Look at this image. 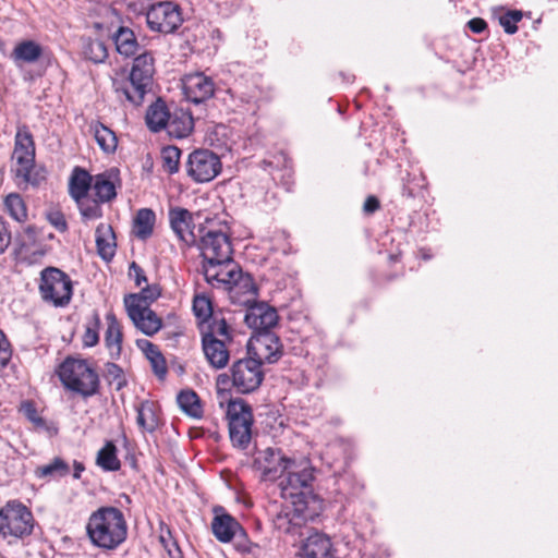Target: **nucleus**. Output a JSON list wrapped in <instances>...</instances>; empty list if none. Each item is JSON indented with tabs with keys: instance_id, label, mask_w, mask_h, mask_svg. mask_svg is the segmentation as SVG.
I'll list each match as a JSON object with an SVG mask.
<instances>
[{
	"instance_id": "nucleus-1",
	"label": "nucleus",
	"mask_w": 558,
	"mask_h": 558,
	"mask_svg": "<svg viewBox=\"0 0 558 558\" xmlns=\"http://www.w3.org/2000/svg\"><path fill=\"white\" fill-rule=\"evenodd\" d=\"M86 534L98 548L112 550L118 548L128 536V523L123 512L111 506L100 507L89 515Z\"/></svg>"
},
{
	"instance_id": "nucleus-2",
	"label": "nucleus",
	"mask_w": 558,
	"mask_h": 558,
	"mask_svg": "<svg viewBox=\"0 0 558 558\" xmlns=\"http://www.w3.org/2000/svg\"><path fill=\"white\" fill-rule=\"evenodd\" d=\"M202 270L211 287L228 290L233 300L243 293L245 298L241 302L247 304L257 295V288L252 277L243 275L233 258H230L229 262L203 263Z\"/></svg>"
},
{
	"instance_id": "nucleus-3",
	"label": "nucleus",
	"mask_w": 558,
	"mask_h": 558,
	"mask_svg": "<svg viewBox=\"0 0 558 558\" xmlns=\"http://www.w3.org/2000/svg\"><path fill=\"white\" fill-rule=\"evenodd\" d=\"M313 481L314 468L310 460L294 458L279 483L281 497L293 504L300 501L306 506L316 507L318 501L312 490Z\"/></svg>"
},
{
	"instance_id": "nucleus-4",
	"label": "nucleus",
	"mask_w": 558,
	"mask_h": 558,
	"mask_svg": "<svg viewBox=\"0 0 558 558\" xmlns=\"http://www.w3.org/2000/svg\"><path fill=\"white\" fill-rule=\"evenodd\" d=\"M154 73V58L145 52L134 59L129 78L113 80L112 85L116 93L124 96L131 104L140 106L151 88Z\"/></svg>"
},
{
	"instance_id": "nucleus-5",
	"label": "nucleus",
	"mask_w": 558,
	"mask_h": 558,
	"mask_svg": "<svg viewBox=\"0 0 558 558\" xmlns=\"http://www.w3.org/2000/svg\"><path fill=\"white\" fill-rule=\"evenodd\" d=\"M58 375L65 388L84 398L92 397L98 391V375L84 360L68 357L60 365Z\"/></svg>"
},
{
	"instance_id": "nucleus-6",
	"label": "nucleus",
	"mask_w": 558,
	"mask_h": 558,
	"mask_svg": "<svg viewBox=\"0 0 558 558\" xmlns=\"http://www.w3.org/2000/svg\"><path fill=\"white\" fill-rule=\"evenodd\" d=\"M38 290L46 303L56 307H64L72 299V280L61 269L46 267L40 271Z\"/></svg>"
},
{
	"instance_id": "nucleus-7",
	"label": "nucleus",
	"mask_w": 558,
	"mask_h": 558,
	"mask_svg": "<svg viewBox=\"0 0 558 558\" xmlns=\"http://www.w3.org/2000/svg\"><path fill=\"white\" fill-rule=\"evenodd\" d=\"M33 527V514L21 501H8L0 509V535L4 538H24L32 534Z\"/></svg>"
},
{
	"instance_id": "nucleus-8",
	"label": "nucleus",
	"mask_w": 558,
	"mask_h": 558,
	"mask_svg": "<svg viewBox=\"0 0 558 558\" xmlns=\"http://www.w3.org/2000/svg\"><path fill=\"white\" fill-rule=\"evenodd\" d=\"M317 514V507L306 506L300 501H286L274 517L272 524L280 533L302 536L305 524L313 521Z\"/></svg>"
},
{
	"instance_id": "nucleus-9",
	"label": "nucleus",
	"mask_w": 558,
	"mask_h": 558,
	"mask_svg": "<svg viewBox=\"0 0 558 558\" xmlns=\"http://www.w3.org/2000/svg\"><path fill=\"white\" fill-rule=\"evenodd\" d=\"M229 435L233 446L246 448L251 441L253 414L250 405L241 400L230 401L227 409Z\"/></svg>"
},
{
	"instance_id": "nucleus-10",
	"label": "nucleus",
	"mask_w": 558,
	"mask_h": 558,
	"mask_svg": "<svg viewBox=\"0 0 558 558\" xmlns=\"http://www.w3.org/2000/svg\"><path fill=\"white\" fill-rule=\"evenodd\" d=\"M199 248L203 256V263L209 262H229L232 258L233 248L230 236L215 229L199 227Z\"/></svg>"
},
{
	"instance_id": "nucleus-11",
	"label": "nucleus",
	"mask_w": 558,
	"mask_h": 558,
	"mask_svg": "<svg viewBox=\"0 0 558 558\" xmlns=\"http://www.w3.org/2000/svg\"><path fill=\"white\" fill-rule=\"evenodd\" d=\"M293 460L282 449L268 447L256 451L253 466L263 481L272 482L284 475Z\"/></svg>"
},
{
	"instance_id": "nucleus-12",
	"label": "nucleus",
	"mask_w": 558,
	"mask_h": 558,
	"mask_svg": "<svg viewBox=\"0 0 558 558\" xmlns=\"http://www.w3.org/2000/svg\"><path fill=\"white\" fill-rule=\"evenodd\" d=\"M148 27L158 33L170 34L183 22L181 8L173 1H160L150 5L146 13Z\"/></svg>"
},
{
	"instance_id": "nucleus-13",
	"label": "nucleus",
	"mask_w": 558,
	"mask_h": 558,
	"mask_svg": "<svg viewBox=\"0 0 558 558\" xmlns=\"http://www.w3.org/2000/svg\"><path fill=\"white\" fill-rule=\"evenodd\" d=\"M230 371L232 385L240 393L255 391L264 379L260 361H257L255 357L236 361Z\"/></svg>"
},
{
	"instance_id": "nucleus-14",
	"label": "nucleus",
	"mask_w": 558,
	"mask_h": 558,
	"mask_svg": "<svg viewBox=\"0 0 558 558\" xmlns=\"http://www.w3.org/2000/svg\"><path fill=\"white\" fill-rule=\"evenodd\" d=\"M187 175L197 183L214 180L221 171L219 157L208 149H198L190 154L186 161Z\"/></svg>"
},
{
	"instance_id": "nucleus-15",
	"label": "nucleus",
	"mask_w": 558,
	"mask_h": 558,
	"mask_svg": "<svg viewBox=\"0 0 558 558\" xmlns=\"http://www.w3.org/2000/svg\"><path fill=\"white\" fill-rule=\"evenodd\" d=\"M140 302L141 300L136 296L124 298L128 315L137 329L146 336H153L160 330L161 319L149 307L142 306Z\"/></svg>"
},
{
	"instance_id": "nucleus-16",
	"label": "nucleus",
	"mask_w": 558,
	"mask_h": 558,
	"mask_svg": "<svg viewBox=\"0 0 558 558\" xmlns=\"http://www.w3.org/2000/svg\"><path fill=\"white\" fill-rule=\"evenodd\" d=\"M246 305L244 322L250 328L258 333L269 332V329L277 325L278 314L274 307L263 302H255V298Z\"/></svg>"
},
{
	"instance_id": "nucleus-17",
	"label": "nucleus",
	"mask_w": 558,
	"mask_h": 558,
	"mask_svg": "<svg viewBox=\"0 0 558 558\" xmlns=\"http://www.w3.org/2000/svg\"><path fill=\"white\" fill-rule=\"evenodd\" d=\"M182 84L185 97L195 104L209 99L215 92L214 81L201 72L186 74Z\"/></svg>"
},
{
	"instance_id": "nucleus-18",
	"label": "nucleus",
	"mask_w": 558,
	"mask_h": 558,
	"mask_svg": "<svg viewBox=\"0 0 558 558\" xmlns=\"http://www.w3.org/2000/svg\"><path fill=\"white\" fill-rule=\"evenodd\" d=\"M169 221L172 231L181 242L186 246L196 244L199 232L197 231L196 233L194 227H192L193 217L187 209L181 207L171 208L169 210Z\"/></svg>"
},
{
	"instance_id": "nucleus-19",
	"label": "nucleus",
	"mask_w": 558,
	"mask_h": 558,
	"mask_svg": "<svg viewBox=\"0 0 558 558\" xmlns=\"http://www.w3.org/2000/svg\"><path fill=\"white\" fill-rule=\"evenodd\" d=\"M12 159L16 162L17 167H23V170H26L27 166H34L35 142L26 125L17 126Z\"/></svg>"
},
{
	"instance_id": "nucleus-20",
	"label": "nucleus",
	"mask_w": 558,
	"mask_h": 558,
	"mask_svg": "<svg viewBox=\"0 0 558 558\" xmlns=\"http://www.w3.org/2000/svg\"><path fill=\"white\" fill-rule=\"evenodd\" d=\"M250 348L254 351L256 360L275 363L281 356L279 338L272 332H259L250 341Z\"/></svg>"
},
{
	"instance_id": "nucleus-21",
	"label": "nucleus",
	"mask_w": 558,
	"mask_h": 558,
	"mask_svg": "<svg viewBox=\"0 0 558 558\" xmlns=\"http://www.w3.org/2000/svg\"><path fill=\"white\" fill-rule=\"evenodd\" d=\"M296 555L300 558H331V539L325 533L313 531L302 542Z\"/></svg>"
},
{
	"instance_id": "nucleus-22",
	"label": "nucleus",
	"mask_w": 558,
	"mask_h": 558,
	"mask_svg": "<svg viewBox=\"0 0 558 558\" xmlns=\"http://www.w3.org/2000/svg\"><path fill=\"white\" fill-rule=\"evenodd\" d=\"M233 343L220 339H203L202 347L206 360L216 369L225 368L230 360Z\"/></svg>"
},
{
	"instance_id": "nucleus-23",
	"label": "nucleus",
	"mask_w": 558,
	"mask_h": 558,
	"mask_svg": "<svg viewBox=\"0 0 558 558\" xmlns=\"http://www.w3.org/2000/svg\"><path fill=\"white\" fill-rule=\"evenodd\" d=\"M193 128L194 121L191 113L180 109L170 114L165 130L171 137L184 138L191 134Z\"/></svg>"
},
{
	"instance_id": "nucleus-24",
	"label": "nucleus",
	"mask_w": 558,
	"mask_h": 558,
	"mask_svg": "<svg viewBox=\"0 0 558 558\" xmlns=\"http://www.w3.org/2000/svg\"><path fill=\"white\" fill-rule=\"evenodd\" d=\"M98 255L104 260H111L116 254V235L112 227L108 223H100L95 231Z\"/></svg>"
},
{
	"instance_id": "nucleus-25",
	"label": "nucleus",
	"mask_w": 558,
	"mask_h": 558,
	"mask_svg": "<svg viewBox=\"0 0 558 558\" xmlns=\"http://www.w3.org/2000/svg\"><path fill=\"white\" fill-rule=\"evenodd\" d=\"M107 329L105 332V343L109 350L111 359H119L122 344V327L113 313L106 315Z\"/></svg>"
},
{
	"instance_id": "nucleus-26",
	"label": "nucleus",
	"mask_w": 558,
	"mask_h": 558,
	"mask_svg": "<svg viewBox=\"0 0 558 558\" xmlns=\"http://www.w3.org/2000/svg\"><path fill=\"white\" fill-rule=\"evenodd\" d=\"M240 524L230 514H216L211 522V530L216 538L222 543H229L234 537Z\"/></svg>"
},
{
	"instance_id": "nucleus-27",
	"label": "nucleus",
	"mask_w": 558,
	"mask_h": 558,
	"mask_svg": "<svg viewBox=\"0 0 558 558\" xmlns=\"http://www.w3.org/2000/svg\"><path fill=\"white\" fill-rule=\"evenodd\" d=\"M170 114L171 113L168 111L166 104L158 99L147 109L145 119L148 129L153 132L165 130L168 124Z\"/></svg>"
},
{
	"instance_id": "nucleus-28",
	"label": "nucleus",
	"mask_w": 558,
	"mask_h": 558,
	"mask_svg": "<svg viewBox=\"0 0 558 558\" xmlns=\"http://www.w3.org/2000/svg\"><path fill=\"white\" fill-rule=\"evenodd\" d=\"M41 54L43 48L39 44L34 40H23L14 47L11 57L15 63H34Z\"/></svg>"
},
{
	"instance_id": "nucleus-29",
	"label": "nucleus",
	"mask_w": 558,
	"mask_h": 558,
	"mask_svg": "<svg viewBox=\"0 0 558 558\" xmlns=\"http://www.w3.org/2000/svg\"><path fill=\"white\" fill-rule=\"evenodd\" d=\"M93 185L90 174L80 167L74 168L69 183L70 195L75 201L83 198L85 196H88V190Z\"/></svg>"
},
{
	"instance_id": "nucleus-30",
	"label": "nucleus",
	"mask_w": 558,
	"mask_h": 558,
	"mask_svg": "<svg viewBox=\"0 0 558 558\" xmlns=\"http://www.w3.org/2000/svg\"><path fill=\"white\" fill-rule=\"evenodd\" d=\"M203 339H220L233 343L232 329L225 318L213 317L207 322L206 330L202 331Z\"/></svg>"
},
{
	"instance_id": "nucleus-31",
	"label": "nucleus",
	"mask_w": 558,
	"mask_h": 558,
	"mask_svg": "<svg viewBox=\"0 0 558 558\" xmlns=\"http://www.w3.org/2000/svg\"><path fill=\"white\" fill-rule=\"evenodd\" d=\"M117 51L125 57L134 56L138 49L136 37L132 29L120 27L113 36Z\"/></svg>"
},
{
	"instance_id": "nucleus-32",
	"label": "nucleus",
	"mask_w": 558,
	"mask_h": 558,
	"mask_svg": "<svg viewBox=\"0 0 558 558\" xmlns=\"http://www.w3.org/2000/svg\"><path fill=\"white\" fill-rule=\"evenodd\" d=\"M156 216L149 208H142L137 211L134 219V234L146 240L153 234Z\"/></svg>"
},
{
	"instance_id": "nucleus-33",
	"label": "nucleus",
	"mask_w": 558,
	"mask_h": 558,
	"mask_svg": "<svg viewBox=\"0 0 558 558\" xmlns=\"http://www.w3.org/2000/svg\"><path fill=\"white\" fill-rule=\"evenodd\" d=\"M177 402L186 415L194 418H201L203 416L201 400L195 391L190 389L180 391L177 397Z\"/></svg>"
},
{
	"instance_id": "nucleus-34",
	"label": "nucleus",
	"mask_w": 558,
	"mask_h": 558,
	"mask_svg": "<svg viewBox=\"0 0 558 558\" xmlns=\"http://www.w3.org/2000/svg\"><path fill=\"white\" fill-rule=\"evenodd\" d=\"M90 129L97 144L105 153L110 154L117 149L118 140L112 130L99 122L92 124Z\"/></svg>"
},
{
	"instance_id": "nucleus-35",
	"label": "nucleus",
	"mask_w": 558,
	"mask_h": 558,
	"mask_svg": "<svg viewBox=\"0 0 558 558\" xmlns=\"http://www.w3.org/2000/svg\"><path fill=\"white\" fill-rule=\"evenodd\" d=\"M70 473L69 464L61 458L56 457L52 461L45 465H39L35 470L38 478H60Z\"/></svg>"
},
{
	"instance_id": "nucleus-36",
	"label": "nucleus",
	"mask_w": 558,
	"mask_h": 558,
	"mask_svg": "<svg viewBox=\"0 0 558 558\" xmlns=\"http://www.w3.org/2000/svg\"><path fill=\"white\" fill-rule=\"evenodd\" d=\"M137 424L146 432H154L159 424L153 402L144 401L137 407Z\"/></svg>"
},
{
	"instance_id": "nucleus-37",
	"label": "nucleus",
	"mask_w": 558,
	"mask_h": 558,
	"mask_svg": "<svg viewBox=\"0 0 558 558\" xmlns=\"http://www.w3.org/2000/svg\"><path fill=\"white\" fill-rule=\"evenodd\" d=\"M21 411L25 415V417L33 423L34 427L38 430H46L50 436L57 434V428L53 425H50L43 418L33 402L26 401L22 403Z\"/></svg>"
},
{
	"instance_id": "nucleus-38",
	"label": "nucleus",
	"mask_w": 558,
	"mask_h": 558,
	"mask_svg": "<svg viewBox=\"0 0 558 558\" xmlns=\"http://www.w3.org/2000/svg\"><path fill=\"white\" fill-rule=\"evenodd\" d=\"M83 54L94 63H102L108 58V48L102 40L88 38L84 43Z\"/></svg>"
},
{
	"instance_id": "nucleus-39",
	"label": "nucleus",
	"mask_w": 558,
	"mask_h": 558,
	"mask_svg": "<svg viewBox=\"0 0 558 558\" xmlns=\"http://www.w3.org/2000/svg\"><path fill=\"white\" fill-rule=\"evenodd\" d=\"M97 464L106 471L120 469V461L117 457V448L112 442H107L97 454Z\"/></svg>"
},
{
	"instance_id": "nucleus-40",
	"label": "nucleus",
	"mask_w": 558,
	"mask_h": 558,
	"mask_svg": "<svg viewBox=\"0 0 558 558\" xmlns=\"http://www.w3.org/2000/svg\"><path fill=\"white\" fill-rule=\"evenodd\" d=\"M4 207L8 214L16 221L22 222L27 218V208L17 193H11L4 198Z\"/></svg>"
},
{
	"instance_id": "nucleus-41",
	"label": "nucleus",
	"mask_w": 558,
	"mask_h": 558,
	"mask_svg": "<svg viewBox=\"0 0 558 558\" xmlns=\"http://www.w3.org/2000/svg\"><path fill=\"white\" fill-rule=\"evenodd\" d=\"M92 189L101 203L109 202L116 197L114 184L105 174L96 175Z\"/></svg>"
},
{
	"instance_id": "nucleus-42",
	"label": "nucleus",
	"mask_w": 558,
	"mask_h": 558,
	"mask_svg": "<svg viewBox=\"0 0 558 558\" xmlns=\"http://www.w3.org/2000/svg\"><path fill=\"white\" fill-rule=\"evenodd\" d=\"M142 349L145 351L146 356L151 363L154 372L159 377H162L167 373L166 361L158 348L151 342L144 340Z\"/></svg>"
},
{
	"instance_id": "nucleus-43",
	"label": "nucleus",
	"mask_w": 558,
	"mask_h": 558,
	"mask_svg": "<svg viewBox=\"0 0 558 558\" xmlns=\"http://www.w3.org/2000/svg\"><path fill=\"white\" fill-rule=\"evenodd\" d=\"M75 202L77 203L80 213L84 220H94L102 216L99 201L85 196L83 198L76 199Z\"/></svg>"
},
{
	"instance_id": "nucleus-44",
	"label": "nucleus",
	"mask_w": 558,
	"mask_h": 558,
	"mask_svg": "<svg viewBox=\"0 0 558 558\" xmlns=\"http://www.w3.org/2000/svg\"><path fill=\"white\" fill-rule=\"evenodd\" d=\"M181 150L175 146H167L161 150L162 168L170 174L178 172Z\"/></svg>"
},
{
	"instance_id": "nucleus-45",
	"label": "nucleus",
	"mask_w": 558,
	"mask_h": 558,
	"mask_svg": "<svg viewBox=\"0 0 558 558\" xmlns=\"http://www.w3.org/2000/svg\"><path fill=\"white\" fill-rule=\"evenodd\" d=\"M15 175L22 178L24 182L29 183L34 186L39 185L46 179L44 169H36L34 166H27L26 170L23 167H16Z\"/></svg>"
},
{
	"instance_id": "nucleus-46",
	"label": "nucleus",
	"mask_w": 558,
	"mask_h": 558,
	"mask_svg": "<svg viewBox=\"0 0 558 558\" xmlns=\"http://www.w3.org/2000/svg\"><path fill=\"white\" fill-rule=\"evenodd\" d=\"M193 312L203 323H207L214 317L211 302L205 295H195L193 300Z\"/></svg>"
},
{
	"instance_id": "nucleus-47",
	"label": "nucleus",
	"mask_w": 558,
	"mask_h": 558,
	"mask_svg": "<svg viewBox=\"0 0 558 558\" xmlns=\"http://www.w3.org/2000/svg\"><path fill=\"white\" fill-rule=\"evenodd\" d=\"M522 12L519 10H509L505 14L499 16V24L504 28L505 33L512 35L517 33V23L522 20Z\"/></svg>"
},
{
	"instance_id": "nucleus-48",
	"label": "nucleus",
	"mask_w": 558,
	"mask_h": 558,
	"mask_svg": "<svg viewBox=\"0 0 558 558\" xmlns=\"http://www.w3.org/2000/svg\"><path fill=\"white\" fill-rule=\"evenodd\" d=\"M100 326V317L97 313L93 314L92 320L86 326L83 336V343L85 347H94L99 341L98 329Z\"/></svg>"
},
{
	"instance_id": "nucleus-49",
	"label": "nucleus",
	"mask_w": 558,
	"mask_h": 558,
	"mask_svg": "<svg viewBox=\"0 0 558 558\" xmlns=\"http://www.w3.org/2000/svg\"><path fill=\"white\" fill-rule=\"evenodd\" d=\"M159 295L160 290L158 286L153 284L143 288L140 293L129 294L128 296H136L141 300L140 304L142 306L149 307V304L157 300Z\"/></svg>"
},
{
	"instance_id": "nucleus-50",
	"label": "nucleus",
	"mask_w": 558,
	"mask_h": 558,
	"mask_svg": "<svg viewBox=\"0 0 558 558\" xmlns=\"http://www.w3.org/2000/svg\"><path fill=\"white\" fill-rule=\"evenodd\" d=\"M160 543L162 544L163 549L168 553L169 558H182L181 549L169 531H167L166 534L160 535Z\"/></svg>"
},
{
	"instance_id": "nucleus-51",
	"label": "nucleus",
	"mask_w": 558,
	"mask_h": 558,
	"mask_svg": "<svg viewBox=\"0 0 558 558\" xmlns=\"http://www.w3.org/2000/svg\"><path fill=\"white\" fill-rule=\"evenodd\" d=\"M11 347L4 332L0 329V369L5 367L11 360Z\"/></svg>"
},
{
	"instance_id": "nucleus-52",
	"label": "nucleus",
	"mask_w": 558,
	"mask_h": 558,
	"mask_svg": "<svg viewBox=\"0 0 558 558\" xmlns=\"http://www.w3.org/2000/svg\"><path fill=\"white\" fill-rule=\"evenodd\" d=\"M11 243V233L4 221L0 218V255L5 252Z\"/></svg>"
},
{
	"instance_id": "nucleus-53",
	"label": "nucleus",
	"mask_w": 558,
	"mask_h": 558,
	"mask_svg": "<svg viewBox=\"0 0 558 558\" xmlns=\"http://www.w3.org/2000/svg\"><path fill=\"white\" fill-rule=\"evenodd\" d=\"M129 276L134 279L137 287L147 281L144 270L135 262L130 265Z\"/></svg>"
},
{
	"instance_id": "nucleus-54",
	"label": "nucleus",
	"mask_w": 558,
	"mask_h": 558,
	"mask_svg": "<svg viewBox=\"0 0 558 558\" xmlns=\"http://www.w3.org/2000/svg\"><path fill=\"white\" fill-rule=\"evenodd\" d=\"M48 219H49L50 223L53 227H56V229H58L59 231H64L66 229V221L64 219V216L61 213H59V211L51 213V214H49Z\"/></svg>"
},
{
	"instance_id": "nucleus-55",
	"label": "nucleus",
	"mask_w": 558,
	"mask_h": 558,
	"mask_svg": "<svg viewBox=\"0 0 558 558\" xmlns=\"http://www.w3.org/2000/svg\"><path fill=\"white\" fill-rule=\"evenodd\" d=\"M468 26L474 34H481L487 27V23L481 17H474L468 22Z\"/></svg>"
},
{
	"instance_id": "nucleus-56",
	"label": "nucleus",
	"mask_w": 558,
	"mask_h": 558,
	"mask_svg": "<svg viewBox=\"0 0 558 558\" xmlns=\"http://www.w3.org/2000/svg\"><path fill=\"white\" fill-rule=\"evenodd\" d=\"M379 208V201L375 196H368L363 205L365 214H373Z\"/></svg>"
},
{
	"instance_id": "nucleus-57",
	"label": "nucleus",
	"mask_w": 558,
	"mask_h": 558,
	"mask_svg": "<svg viewBox=\"0 0 558 558\" xmlns=\"http://www.w3.org/2000/svg\"><path fill=\"white\" fill-rule=\"evenodd\" d=\"M106 372L113 380L121 379L122 369L113 363H107Z\"/></svg>"
},
{
	"instance_id": "nucleus-58",
	"label": "nucleus",
	"mask_w": 558,
	"mask_h": 558,
	"mask_svg": "<svg viewBox=\"0 0 558 558\" xmlns=\"http://www.w3.org/2000/svg\"><path fill=\"white\" fill-rule=\"evenodd\" d=\"M73 466H74L73 477L76 480L81 478L82 472L85 470L83 463L74 461Z\"/></svg>"
},
{
	"instance_id": "nucleus-59",
	"label": "nucleus",
	"mask_w": 558,
	"mask_h": 558,
	"mask_svg": "<svg viewBox=\"0 0 558 558\" xmlns=\"http://www.w3.org/2000/svg\"><path fill=\"white\" fill-rule=\"evenodd\" d=\"M25 233L28 235L29 239H33L35 236V228L34 227H27L25 229Z\"/></svg>"
},
{
	"instance_id": "nucleus-60",
	"label": "nucleus",
	"mask_w": 558,
	"mask_h": 558,
	"mask_svg": "<svg viewBox=\"0 0 558 558\" xmlns=\"http://www.w3.org/2000/svg\"><path fill=\"white\" fill-rule=\"evenodd\" d=\"M120 498L124 499V502H126V504H130V502H131L130 497H129L128 495H125V494L121 495V497H120Z\"/></svg>"
},
{
	"instance_id": "nucleus-61",
	"label": "nucleus",
	"mask_w": 558,
	"mask_h": 558,
	"mask_svg": "<svg viewBox=\"0 0 558 558\" xmlns=\"http://www.w3.org/2000/svg\"><path fill=\"white\" fill-rule=\"evenodd\" d=\"M225 377H226V375H219L218 381L225 383Z\"/></svg>"
}]
</instances>
